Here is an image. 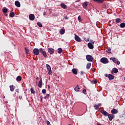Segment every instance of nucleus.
<instances>
[{
	"mask_svg": "<svg viewBox=\"0 0 125 125\" xmlns=\"http://www.w3.org/2000/svg\"><path fill=\"white\" fill-rule=\"evenodd\" d=\"M86 60L88 61V62H92L94 59L93 57H92L90 55H87L86 56Z\"/></svg>",
	"mask_w": 125,
	"mask_h": 125,
	"instance_id": "f257e3e1",
	"label": "nucleus"
},
{
	"mask_svg": "<svg viewBox=\"0 0 125 125\" xmlns=\"http://www.w3.org/2000/svg\"><path fill=\"white\" fill-rule=\"evenodd\" d=\"M105 77L106 78H108L109 80V81H111L112 80H114L115 79V76L112 74H104Z\"/></svg>",
	"mask_w": 125,
	"mask_h": 125,
	"instance_id": "f03ea898",
	"label": "nucleus"
},
{
	"mask_svg": "<svg viewBox=\"0 0 125 125\" xmlns=\"http://www.w3.org/2000/svg\"><path fill=\"white\" fill-rule=\"evenodd\" d=\"M101 62L103 64H107L109 63V61L107 58H102L101 59Z\"/></svg>",
	"mask_w": 125,
	"mask_h": 125,
	"instance_id": "7ed1b4c3",
	"label": "nucleus"
},
{
	"mask_svg": "<svg viewBox=\"0 0 125 125\" xmlns=\"http://www.w3.org/2000/svg\"><path fill=\"white\" fill-rule=\"evenodd\" d=\"M46 67L47 68L48 74L51 75H52V71H51V67H50V65H49L48 64H46Z\"/></svg>",
	"mask_w": 125,
	"mask_h": 125,
	"instance_id": "20e7f679",
	"label": "nucleus"
},
{
	"mask_svg": "<svg viewBox=\"0 0 125 125\" xmlns=\"http://www.w3.org/2000/svg\"><path fill=\"white\" fill-rule=\"evenodd\" d=\"M40 52H41V48L39 49L38 48H34L33 49V53H34L35 55H39Z\"/></svg>",
	"mask_w": 125,
	"mask_h": 125,
	"instance_id": "39448f33",
	"label": "nucleus"
},
{
	"mask_svg": "<svg viewBox=\"0 0 125 125\" xmlns=\"http://www.w3.org/2000/svg\"><path fill=\"white\" fill-rule=\"evenodd\" d=\"M40 53H42L44 57H46L47 56V55H46V53L45 52V51H44V50H43V49L42 48H40Z\"/></svg>",
	"mask_w": 125,
	"mask_h": 125,
	"instance_id": "423d86ee",
	"label": "nucleus"
},
{
	"mask_svg": "<svg viewBox=\"0 0 125 125\" xmlns=\"http://www.w3.org/2000/svg\"><path fill=\"white\" fill-rule=\"evenodd\" d=\"M112 61L114 62V63H115L116 65H119L121 64L120 61H119L116 58H112Z\"/></svg>",
	"mask_w": 125,
	"mask_h": 125,
	"instance_id": "0eeeda50",
	"label": "nucleus"
},
{
	"mask_svg": "<svg viewBox=\"0 0 125 125\" xmlns=\"http://www.w3.org/2000/svg\"><path fill=\"white\" fill-rule=\"evenodd\" d=\"M101 113L103 114V115H104V117H108V116L109 115V113H108V112H107L106 110H101Z\"/></svg>",
	"mask_w": 125,
	"mask_h": 125,
	"instance_id": "6e6552de",
	"label": "nucleus"
},
{
	"mask_svg": "<svg viewBox=\"0 0 125 125\" xmlns=\"http://www.w3.org/2000/svg\"><path fill=\"white\" fill-rule=\"evenodd\" d=\"M75 40L76 42H82V39L79 37V36L75 34Z\"/></svg>",
	"mask_w": 125,
	"mask_h": 125,
	"instance_id": "1a4fd4ad",
	"label": "nucleus"
},
{
	"mask_svg": "<svg viewBox=\"0 0 125 125\" xmlns=\"http://www.w3.org/2000/svg\"><path fill=\"white\" fill-rule=\"evenodd\" d=\"M107 117H108L109 121H112L113 119L115 118V115L113 114H109Z\"/></svg>",
	"mask_w": 125,
	"mask_h": 125,
	"instance_id": "9d476101",
	"label": "nucleus"
},
{
	"mask_svg": "<svg viewBox=\"0 0 125 125\" xmlns=\"http://www.w3.org/2000/svg\"><path fill=\"white\" fill-rule=\"evenodd\" d=\"M29 20L31 21H34L35 20V15L31 14L29 16Z\"/></svg>",
	"mask_w": 125,
	"mask_h": 125,
	"instance_id": "9b49d317",
	"label": "nucleus"
},
{
	"mask_svg": "<svg viewBox=\"0 0 125 125\" xmlns=\"http://www.w3.org/2000/svg\"><path fill=\"white\" fill-rule=\"evenodd\" d=\"M54 49L51 48H48V52L50 53V54H53L54 53Z\"/></svg>",
	"mask_w": 125,
	"mask_h": 125,
	"instance_id": "f8f14e48",
	"label": "nucleus"
},
{
	"mask_svg": "<svg viewBox=\"0 0 125 125\" xmlns=\"http://www.w3.org/2000/svg\"><path fill=\"white\" fill-rule=\"evenodd\" d=\"M118 72H119V70H118L117 68H113L112 70H111V74H117V73H118Z\"/></svg>",
	"mask_w": 125,
	"mask_h": 125,
	"instance_id": "ddd939ff",
	"label": "nucleus"
},
{
	"mask_svg": "<svg viewBox=\"0 0 125 125\" xmlns=\"http://www.w3.org/2000/svg\"><path fill=\"white\" fill-rule=\"evenodd\" d=\"M38 86L40 87V88H42V78H41V80L39 82Z\"/></svg>",
	"mask_w": 125,
	"mask_h": 125,
	"instance_id": "4468645a",
	"label": "nucleus"
},
{
	"mask_svg": "<svg viewBox=\"0 0 125 125\" xmlns=\"http://www.w3.org/2000/svg\"><path fill=\"white\" fill-rule=\"evenodd\" d=\"M111 114H118V113H119V111H118L117 109H115V108H113L111 110Z\"/></svg>",
	"mask_w": 125,
	"mask_h": 125,
	"instance_id": "2eb2a0df",
	"label": "nucleus"
},
{
	"mask_svg": "<svg viewBox=\"0 0 125 125\" xmlns=\"http://www.w3.org/2000/svg\"><path fill=\"white\" fill-rule=\"evenodd\" d=\"M94 44H92L91 42H89L88 43V47H89V48H90V49H93V48H94V46L93 45Z\"/></svg>",
	"mask_w": 125,
	"mask_h": 125,
	"instance_id": "dca6fc26",
	"label": "nucleus"
},
{
	"mask_svg": "<svg viewBox=\"0 0 125 125\" xmlns=\"http://www.w3.org/2000/svg\"><path fill=\"white\" fill-rule=\"evenodd\" d=\"M15 4L16 6H17V7H20V6H21L20 2H19V1H17V0L15 2Z\"/></svg>",
	"mask_w": 125,
	"mask_h": 125,
	"instance_id": "f3484780",
	"label": "nucleus"
},
{
	"mask_svg": "<svg viewBox=\"0 0 125 125\" xmlns=\"http://www.w3.org/2000/svg\"><path fill=\"white\" fill-rule=\"evenodd\" d=\"M61 6L62 8H63V9H66V8H68V7L66 5V4L62 3L61 4Z\"/></svg>",
	"mask_w": 125,
	"mask_h": 125,
	"instance_id": "a211bd4d",
	"label": "nucleus"
},
{
	"mask_svg": "<svg viewBox=\"0 0 125 125\" xmlns=\"http://www.w3.org/2000/svg\"><path fill=\"white\" fill-rule=\"evenodd\" d=\"M72 72L73 74H74V75H78V70H77V69L76 68L72 69Z\"/></svg>",
	"mask_w": 125,
	"mask_h": 125,
	"instance_id": "6ab92c4d",
	"label": "nucleus"
},
{
	"mask_svg": "<svg viewBox=\"0 0 125 125\" xmlns=\"http://www.w3.org/2000/svg\"><path fill=\"white\" fill-rule=\"evenodd\" d=\"M90 67H91V63L89 62L86 65V69L87 70H89L90 69Z\"/></svg>",
	"mask_w": 125,
	"mask_h": 125,
	"instance_id": "aec40b11",
	"label": "nucleus"
},
{
	"mask_svg": "<svg viewBox=\"0 0 125 125\" xmlns=\"http://www.w3.org/2000/svg\"><path fill=\"white\" fill-rule=\"evenodd\" d=\"M9 88L10 91H11L12 92H13V91H14V86L13 85H10Z\"/></svg>",
	"mask_w": 125,
	"mask_h": 125,
	"instance_id": "412c9836",
	"label": "nucleus"
},
{
	"mask_svg": "<svg viewBox=\"0 0 125 125\" xmlns=\"http://www.w3.org/2000/svg\"><path fill=\"white\" fill-rule=\"evenodd\" d=\"M122 21V19L120 18H117L115 19V22L116 24H119Z\"/></svg>",
	"mask_w": 125,
	"mask_h": 125,
	"instance_id": "4be33fe9",
	"label": "nucleus"
},
{
	"mask_svg": "<svg viewBox=\"0 0 125 125\" xmlns=\"http://www.w3.org/2000/svg\"><path fill=\"white\" fill-rule=\"evenodd\" d=\"M94 1L98 2L99 3H103L104 0H93Z\"/></svg>",
	"mask_w": 125,
	"mask_h": 125,
	"instance_id": "5701e85b",
	"label": "nucleus"
},
{
	"mask_svg": "<svg viewBox=\"0 0 125 125\" xmlns=\"http://www.w3.org/2000/svg\"><path fill=\"white\" fill-rule=\"evenodd\" d=\"M16 81L18 82H21L22 81V77L20 76H19L16 78Z\"/></svg>",
	"mask_w": 125,
	"mask_h": 125,
	"instance_id": "b1692460",
	"label": "nucleus"
},
{
	"mask_svg": "<svg viewBox=\"0 0 125 125\" xmlns=\"http://www.w3.org/2000/svg\"><path fill=\"white\" fill-rule=\"evenodd\" d=\"M80 87L79 85H77L76 87L74 88L75 91H80Z\"/></svg>",
	"mask_w": 125,
	"mask_h": 125,
	"instance_id": "393cba45",
	"label": "nucleus"
},
{
	"mask_svg": "<svg viewBox=\"0 0 125 125\" xmlns=\"http://www.w3.org/2000/svg\"><path fill=\"white\" fill-rule=\"evenodd\" d=\"M61 35H64L65 34V29H61L60 31Z\"/></svg>",
	"mask_w": 125,
	"mask_h": 125,
	"instance_id": "a878e982",
	"label": "nucleus"
},
{
	"mask_svg": "<svg viewBox=\"0 0 125 125\" xmlns=\"http://www.w3.org/2000/svg\"><path fill=\"white\" fill-rule=\"evenodd\" d=\"M87 2H84L83 4V8H85L86 7V6H87Z\"/></svg>",
	"mask_w": 125,
	"mask_h": 125,
	"instance_id": "bb28decb",
	"label": "nucleus"
},
{
	"mask_svg": "<svg viewBox=\"0 0 125 125\" xmlns=\"http://www.w3.org/2000/svg\"><path fill=\"white\" fill-rule=\"evenodd\" d=\"M63 51V50L62 49V48H59L58 49V53H59L60 54L62 53V52Z\"/></svg>",
	"mask_w": 125,
	"mask_h": 125,
	"instance_id": "cd10ccee",
	"label": "nucleus"
},
{
	"mask_svg": "<svg viewBox=\"0 0 125 125\" xmlns=\"http://www.w3.org/2000/svg\"><path fill=\"white\" fill-rule=\"evenodd\" d=\"M10 17H14L15 16V14H14V12H11L9 14Z\"/></svg>",
	"mask_w": 125,
	"mask_h": 125,
	"instance_id": "c85d7f7f",
	"label": "nucleus"
},
{
	"mask_svg": "<svg viewBox=\"0 0 125 125\" xmlns=\"http://www.w3.org/2000/svg\"><path fill=\"white\" fill-rule=\"evenodd\" d=\"M37 25L38 26H39V27H40V28H42V23L40 22H37Z\"/></svg>",
	"mask_w": 125,
	"mask_h": 125,
	"instance_id": "c756f323",
	"label": "nucleus"
},
{
	"mask_svg": "<svg viewBox=\"0 0 125 125\" xmlns=\"http://www.w3.org/2000/svg\"><path fill=\"white\" fill-rule=\"evenodd\" d=\"M30 91L31 93H32L33 94H35V93H36V91H35V90H34L33 88H31Z\"/></svg>",
	"mask_w": 125,
	"mask_h": 125,
	"instance_id": "7c9ffc66",
	"label": "nucleus"
},
{
	"mask_svg": "<svg viewBox=\"0 0 125 125\" xmlns=\"http://www.w3.org/2000/svg\"><path fill=\"white\" fill-rule=\"evenodd\" d=\"M120 27L121 28H125V23H122L120 24Z\"/></svg>",
	"mask_w": 125,
	"mask_h": 125,
	"instance_id": "2f4dec72",
	"label": "nucleus"
},
{
	"mask_svg": "<svg viewBox=\"0 0 125 125\" xmlns=\"http://www.w3.org/2000/svg\"><path fill=\"white\" fill-rule=\"evenodd\" d=\"M25 50L26 54H28L29 52H30V50H29V49H28V48H27L26 47H25Z\"/></svg>",
	"mask_w": 125,
	"mask_h": 125,
	"instance_id": "473e14b6",
	"label": "nucleus"
},
{
	"mask_svg": "<svg viewBox=\"0 0 125 125\" xmlns=\"http://www.w3.org/2000/svg\"><path fill=\"white\" fill-rule=\"evenodd\" d=\"M106 52H108V53H111V48L110 47H107Z\"/></svg>",
	"mask_w": 125,
	"mask_h": 125,
	"instance_id": "72a5a7b5",
	"label": "nucleus"
},
{
	"mask_svg": "<svg viewBox=\"0 0 125 125\" xmlns=\"http://www.w3.org/2000/svg\"><path fill=\"white\" fill-rule=\"evenodd\" d=\"M95 110H98V109H99V106H98V105L97 104H95L94 106Z\"/></svg>",
	"mask_w": 125,
	"mask_h": 125,
	"instance_id": "f704fd0d",
	"label": "nucleus"
},
{
	"mask_svg": "<svg viewBox=\"0 0 125 125\" xmlns=\"http://www.w3.org/2000/svg\"><path fill=\"white\" fill-rule=\"evenodd\" d=\"M49 96H50L49 94H47L46 96H45L44 97V99H48V98H49Z\"/></svg>",
	"mask_w": 125,
	"mask_h": 125,
	"instance_id": "c9c22d12",
	"label": "nucleus"
},
{
	"mask_svg": "<svg viewBox=\"0 0 125 125\" xmlns=\"http://www.w3.org/2000/svg\"><path fill=\"white\" fill-rule=\"evenodd\" d=\"M78 21H79V22H82V21H83V20H82V18L80 16H79L78 17Z\"/></svg>",
	"mask_w": 125,
	"mask_h": 125,
	"instance_id": "e433bc0d",
	"label": "nucleus"
},
{
	"mask_svg": "<svg viewBox=\"0 0 125 125\" xmlns=\"http://www.w3.org/2000/svg\"><path fill=\"white\" fill-rule=\"evenodd\" d=\"M3 13H6L7 12V9L4 8L3 9Z\"/></svg>",
	"mask_w": 125,
	"mask_h": 125,
	"instance_id": "4c0bfd02",
	"label": "nucleus"
},
{
	"mask_svg": "<svg viewBox=\"0 0 125 125\" xmlns=\"http://www.w3.org/2000/svg\"><path fill=\"white\" fill-rule=\"evenodd\" d=\"M93 83H97V80H93L92 82Z\"/></svg>",
	"mask_w": 125,
	"mask_h": 125,
	"instance_id": "58836bf2",
	"label": "nucleus"
},
{
	"mask_svg": "<svg viewBox=\"0 0 125 125\" xmlns=\"http://www.w3.org/2000/svg\"><path fill=\"white\" fill-rule=\"evenodd\" d=\"M42 93H43V94H45V93H46V90L43 89L42 90Z\"/></svg>",
	"mask_w": 125,
	"mask_h": 125,
	"instance_id": "ea45409f",
	"label": "nucleus"
},
{
	"mask_svg": "<svg viewBox=\"0 0 125 125\" xmlns=\"http://www.w3.org/2000/svg\"><path fill=\"white\" fill-rule=\"evenodd\" d=\"M83 92L84 94H85L86 95V90L85 89H84L83 90Z\"/></svg>",
	"mask_w": 125,
	"mask_h": 125,
	"instance_id": "a19ab883",
	"label": "nucleus"
},
{
	"mask_svg": "<svg viewBox=\"0 0 125 125\" xmlns=\"http://www.w3.org/2000/svg\"><path fill=\"white\" fill-rule=\"evenodd\" d=\"M85 42H89V38H84Z\"/></svg>",
	"mask_w": 125,
	"mask_h": 125,
	"instance_id": "79ce46f5",
	"label": "nucleus"
},
{
	"mask_svg": "<svg viewBox=\"0 0 125 125\" xmlns=\"http://www.w3.org/2000/svg\"><path fill=\"white\" fill-rule=\"evenodd\" d=\"M46 124L47 125H51L50 124V122H49V121H46Z\"/></svg>",
	"mask_w": 125,
	"mask_h": 125,
	"instance_id": "37998d69",
	"label": "nucleus"
},
{
	"mask_svg": "<svg viewBox=\"0 0 125 125\" xmlns=\"http://www.w3.org/2000/svg\"><path fill=\"white\" fill-rule=\"evenodd\" d=\"M64 19H65V20H68V19H69V18H68V17L65 16L64 17Z\"/></svg>",
	"mask_w": 125,
	"mask_h": 125,
	"instance_id": "c03bdc74",
	"label": "nucleus"
},
{
	"mask_svg": "<svg viewBox=\"0 0 125 125\" xmlns=\"http://www.w3.org/2000/svg\"><path fill=\"white\" fill-rule=\"evenodd\" d=\"M83 74H84V72L83 71H81V74L83 76Z\"/></svg>",
	"mask_w": 125,
	"mask_h": 125,
	"instance_id": "a18cd8bd",
	"label": "nucleus"
},
{
	"mask_svg": "<svg viewBox=\"0 0 125 125\" xmlns=\"http://www.w3.org/2000/svg\"><path fill=\"white\" fill-rule=\"evenodd\" d=\"M98 106L99 107H101V106H102V104H98Z\"/></svg>",
	"mask_w": 125,
	"mask_h": 125,
	"instance_id": "49530a36",
	"label": "nucleus"
},
{
	"mask_svg": "<svg viewBox=\"0 0 125 125\" xmlns=\"http://www.w3.org/2000/svg\"><path fill=\"white\" fill-rule=\"evenodd\" d=\"M91 43H92V44H94V42H93V40H91Z\"/></svg>",
	"mask_w": 125,
	"mask_h": 125,
	"instance_id": "de8ad7c7",
	"label": "nucleus"
},
{
	"mask_svg": "<svg viewBox=\"0 0 125 125\" xmlns=\"http://www.w3.org/2000/svg\"><path fill=\"white\" fill-rule=\"evenodd\" d=\"M43 15H44V16L46 15V12H44L43 13Z\"/></svg>",
	"mask_w": 125,
	"mask_h": 125,
	"instance_id": "09e8293b",
	"label": "nucleus"
},
{
	"mask_svg": "<svg viewBox=\"0 0 125 125\" xmlns=\"http://www.w3.org/2000/svg\"><path fill=\"white\" fill-rule=\"evenodd\" d=\"M19 99H20V100H21V99H22V97L21 96H19Z\"/></svg>",
	"mask_w": 125,
	"mask_h": 125,
	"instance_id": "8fccbe9b",
	"label": "nucleus"
},
{
	"mask_svg": "<svg viewBox=\"0 0 125 125\" xmlns=\"http://www.w3.org/2000/svg\"><path fill=\"white\" fill-rule=\"evenodd\" d=\"M36 80H39V77H36Z\"/></svg>",
	"mask_w": 125,
	"mask_h": 125,
	"instance_id": "3c124183",
	"label": "nucleus"
},
{
	"mask_svg": "<svg viewBox=\"0 0 125 125\" xmlns=\"http://www.w3.org/2000/svg\"><path fill=\"white\" fill-rule=\"evenodd\" d=\"M48 87L49 89L50 88V86L49 85H48Z\"/></svg>",
	"mask_w": 125,
	"mask_h": 125,
	"instance_id": "603ef678",
	"label": "nucleus"
},
{
	"mask_svg": "<svg viewBox=\"0 0 125 125\" xmlns=\"http://www.w3.org/2000/svg\"><path fill=\"white\" fill-rule=\"evenodd\" d=\"M16 91L17 92H19V91H18V90H16Z\"/></svg>",
	"mask_w": 125,
	"mask_h": 125,
	"instance_id": "864d4df0",
	"label": "nucleus"
},
{
	"mask_svg": "<svg viewBox=\"0 0 125 125\" xmlns=\"http://www.w3.org/2000/svg\"><path fill=\"white\" fill-rule=\"evenodd\" d=\"M97 125H102L100 124H97Z\"/></svg>",
	"mask_w": 125,
	"mask_h": 125,
	"instance_id": "5fc2aeb1",
	"label": "nucleus"
},
{
	"mask_svg": "<svg viewBox=\"0 0 125 125\" xmlns=\"http://www.w3.org/2000/svg\"><path fill=\"white\" fill-rule=\"evenodd\" d=\"M41 101H42V98H41Z\"/></svg>",
	"mask_w": 125,
	"mask_h": 125,
	"instance_id": "6e6d98bb",
	"label": "nucleus"
},
{
	"mask_svg": "<svg viewBox=\"0 0 125 125\" xmlns=\"http://www.w3.org/2000/svg\"><path fill=\"white\" fill-rule=\"evenodd\" d=\"M6 16H7V14L5 15Z\"/></svg>",
	"mask_w": 125,
	"mask_h": 125,
	"instance_id": "4d7b16f0",
	"label": "nucleus"
},
{
	"mask_svg": "<svg viewBox=\"0 0 125 125\" xmlns=\"http://www.w3.org/2000/svg\"><path fill=\"white\" fill-rule=\"evenodd\" d=\"M95 70H96V69H94V71H95Z\"/></svg>",
	"mask_w": 125,
	"mask_h": 125,
	"instance_id": "13d9d810",
	"label": "nucleus"
},
{
	"mask_svg": "<svg viewBox=\"0 0 125 125\" xmlns=\"http://www.w3.org/2000/svg\"><path fill=\"white\" fill-rule=\"evenodd\" d=\"M95 70H96V69H94V71H95Z\"/></svg>",
	"mask_w": 125,
	"mask_h": 125,
	"instance_id": "bf43d9fd",
	"label": "nucleus"
},
{
	"mask_svg": "<svg viewBox=\"0 0 125 125\" xmlns=\"http://www.w3.org/2000/svg\"><path fill=\"white\" fill-rule=\"evenodd\" d=\"M112 60V58L110 59V60Z\"/></svg>",
	"mask_w": 125,
	"mask_h": 125,
	"instance_id": "052dcab7",
	"label": "nucleus"
}]
</instances>
